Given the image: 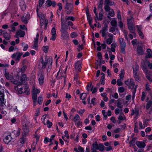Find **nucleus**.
<instances>
[{
    "label": "nucleus",
    "instance_id": "nucleus-1",
    "mask_svg": "<svg viewBox=\"0 0 152 152\" xmlns=\"http://www.w3.org/2000/svg\"><path fill=\"white\" fill-rule=\"evenodd\" d=\"M64 17L62 14H61V25L60 31L61 32V38L64 42H66V19Z\"/></svg>",
    "mask_w": 152,
    "mask_h": 152
},
{
    "label": "nucleus",
    "instance_id": "nucleus-2",
    "mask_svg": "<svg viewBox=\"0 0 152 152\" xmlns=\"http://www.w3.org/2000/svg\"><path fill=\"white\" fill-rule=\"evenodd\" d=\"M5 106L4 89L0 86V106L3 108L5 107Z\"/></svg>",
    "mask_w": 152,
    "mask_h": 152
},
{
    "label": "nucleus",
    "instance_id": "nucleus-3",
    "mask_svg": "<svg viewBox=\"0 0 152 152\" xmlns=\"http://www.w3.org/2000/svg\"><path fill=\"white\" fill-rule=\"evenodd\" d=\"M128 29L130 33L132 34L134 36L136 35L134 31L135 28L131 19H129L127 20Z\"/></svg>",
    "mask_w": 152,
    "mask_h": 152
},
{
    "label": "nucleus",
    "instance_id": "nucleus-4",
    "mask_svg": "<svg viewBox=\"0 0 152 152\" xmlns=\"http://www.w3.org/2000/svg\"><path fill=\"white\" fill-rule=\"evenodd\" d=\"M69 0H67V15L74 14L73 3L72 1L69 2Z\"/></svg>",
    "mask_w": 152,
    "mask_h": 152
},
{
    "label": "nucleus",
    "instance_id": "nucleus-5",
    "mask_svg": "<svg viewBox=\"0 0 152 152\" xmlns=\"http://www.w3.org/2000/svg\"><path fill=\"white\" fill-rule=\"evenodd\" d=\"M114 4V2L110 0H104V9L106 11H108L110 10V6L113 5Z\"/></svg>",
    "mask_w": 152,
    "mask_h": 152
},
{
    "label": "nucleus",
    "instance_id": "nucleus-6",
    "mask_svg": "<svg viewBox=\"0 0 152 152\" xmlns=\"http://www.w3.org/2000/svg\"><path fill=\"white\" fill-rule=\"evenodd\" d=\"M23 55L22 53H20L19 52H17L16 53H14L11 56V57L15 59V60L18 62L20 59V58Z\"/></svg>",
    "mask_w": 152,
    "mask_h": 152
},
{
    "label": "nucleus",
    "instance_id": "nucleus-7",
    "mask_svg": "<svg viewBox=\"0 0 152 152\" xmlns=\"http://www.w3.org/2000/svg\"><path fill=\"white\" fill-rule=\"evenodd\" d=\"M108 26L106 24H105L104 27L102 28V29L100 31V33H101L102 36V37H105L108 32V31L107 29Z\"/></svg>",
    "mask_w": 152,
    "mask_h": 152
},
{
    "label": "nucleus",
    "instance_id": "nucleus-8",
    "mask_svg": "<svg viewBox=\"0 0 152 152\" xmlns=\"http://www.w3.org/2000/svg\"><path fill=\"white\" fill-rule=\"evenodd\" d=\"M145 50L143 48L142 45H138L137 48V52L138 55L144 54Z\"/></svg>",
    "mask_w": 152,
    "mask_h": 152
},
{
    "label": "nucleus",
    "instance_id": "nucleus-9",
    "mask_svg": "<svg viewBox=\"0 0 152 152\" xmlns=\"http://www.w3.org/2000/svg\"><path fill=\"white\" fill-rule=\"evenodd\" d=\"M4 75L6 79L7 80H10L11 81H14V79L13 77V74L11 72H9L5 71Z\"/></svg>",
    "mask_w": 152,
    "mask_h": 152
},
{
    "label": "nucleus",
    "instance_id": "nucleus-10",
    "mask_svg": "<svg viewBox=\"0 0 152 152\" xmlns=\"http://www.w3.org/2000/svg\"><path fill=\"white\" fill-rule=\"evenodd\" d=\"M29 16L30 14H29L24 13L21 18L22 21L25 24H27L29 19Z\"/></svg>",
    "mask_w": 152,
    "mask_h": 152
},
{
    "label": "nucleus",
    "instance_id": "nucleus-11",
    "mask_svg": "<svg viewBox=\"0 0 152 152\" xmlns=\"http://www.w3.org/2000/svg\"><path fill=\"white\" fill-rule=\"evenodd\" d=\"M25 89H26V90H23V88L20 87V85H18L17 86L15 87V89L17 91L18 93L20 94L24 93L26 92V91H28V89L27 86L25 87Z\"/></svg>",
    "mask_w": 152,
    "mask_h": 152
},
{
    "label": "nucleus",
    "instance_id": "nucleus-12",
    "mask_svg": "<svg viewBox=\"0 0 152 152\" xmlns=\"http://www.w3.org/2000/svg\"><path fill=\"white\" fill-rule=\"evenodd\" d=\"M39 34L37 33L36 34V37L34 38V45L32 48L37 50L38 47V40L39 39Z\"/></svg>",
    "mask_w": 152,
    "mask_h": 152
},
{
    "label": "nucleus",
    "instance_id": "nucleus-13",
    "mask_svg": "<svg viewBox=\"0 0 152 152\" xmlns=\"http://www.w3.org/2000/svg\"><path fill=\"white\" fill-rule=\"evenodd\" d=\"M44 76L42 74H39L38 77V80L39 83L40 85H42L44 83Z\"/></svg>",
    "mask_w": 152,
    "mask_h": 152
},
{
    "label": "nucleus",
    "instance_id": "nucleus-14",
    "mask_svg": "<svg viewBox=\"0 0 152 152\" xmlns=\"http://www.w3.org/2000/svg\"><path fill=\"white\" fill-rule=\"evenodd\" d=\"M48 62V60H45V61H44V60L42 57L41 58L39 61V63L41 64L42 67L43 69L46 68Z\"/></svg>",
    "mask_w": 152,
    "mask_h": 152
},
{
    "label": "nucleus",
    "instance_id": "nucleus-15",
    "mask_svg": "<svg viewBox=\"0 0 152 152\" xmlns=\"http://www.w3.org/2000/svg\"><path fill=\"white\" fill-rule=\"evenodd\" d=\"M136 144L137 146L140 148H144L146 146L145 143L142 141H137L136 142Z\"/></svg>",
    "mask_w": 152,
    "mask_h": 152
},
{
    "label": "nucleus",
    "instance_id": "nucleus-16",
    "mask_svg": "<svg viewBox=\"0 0 152 152\" xmlns=\"http://www.w3.org/2000/svg\"><path fill=\"white\" fill-rule=\"evenodd\" d=\"M147 79L151 82L152 81V72L149 71V72L145 73Z\"/></svg>",
    "mask_w": 152,
    "mask_h": 152
},
{
    "label": "nucleus",
    "instance_id": "nucleus-17",
    "mask_svg": "<svg viewBox=\"0 0 152 152\" xmlns=\"http://www.w3.org/2000/svg\"><path fill=\"white\" fill-rule=\"evenodd\" d=\"M25 34V33L24 31L19 30L16 32V37L18 38L19 36L21 37H23L24 36Z\"/></svg>",
    "mask_w": 152,
    "mask_h": 152
},
{
    "label": "nucleus",
    "instance_id": "nucleus-18",
    "mask_svg": "<svg viewBox=\"0 0 152 152\" xmlns=\"http://www.w3.org/2000/svg\"><path fill=\"white\" fill-rule=\"evenodd\" d=\"M20 129L18 128L16 130H14L12 133L11 135H14L15 137H16L19 136L20 134Z\"/></svg>",
    "mask_w": 152,
    "mask_h": 152
},
{
    "label": "nucleus",
    "instance_id": "nucleus-19",
    "mask_svg": "<svg viewBox=\"0 0 152 152\" xmlns=\"http://www.w3.org/2000/svg\"><path fill=\"white\" fill-rule=\"evenodd\" d=\"M81 63L80 61H78L75 64V66L76 69H78L79 72L81 71L82 66Z\"/></svg>",
    "mask_w": 152,
    "mask_h": 152
},
{
    "label": "nucleus",
    "instance_id": "nucleus-20",
    "mask_svg": "<svg viewBox=\"0 0 152 152\" xmlns=\"http://www.w3.org/2000/svg\"><path fill=\"white\" fill-rule=\"evenodd\" d=\"M46 2L47 3V6L48 7H50L52 6L53 7H55L56 5V3L55 1H47Z\"/></svg>",
    "mask_w": 152,
    "mask_h": 152
},
{
    "label": "nucleus",
    "instance_id": "nucleus-21",
    "mask_svg": "<svg viewBox=\"0 0 152 152\" xmlns=\"http://www.w3.org/2000/svg\"><path fill=\"white\" fill-rule=\"evenodd\" d=\"M139 71L133 72L134 77L136 81H139L140 80L139 77Z\"/></svg>",
    "mask_w": 152,
    "mask_h": 152
},
{
    "label": "nucleus",
    "instance_id": "nucleus-22",
    "mask_svg": "<svg viewBox=\"0 0 152 152\" xmlns=\"http://www.w3.org/2000/svg\"><path fill=\"white\" fill-rule=\"evenodd\" d=\"M11 137L10 135L6 136L4 139V142L7 144H8L11 140Z\"/></svg>",
    "mask_w": 152,
    "mask_h": 152
},
{
    "label": "nucleus",
    "instance_id": "nucleus-23",
    "mask_svg": "<svg viewBox=\"0 0 152 152\" xmlns=\"http://www.w3.org/2000/svg\"><path fill=\"white\" fill-rule=\"evenodd\" d=\"M119 42L120 47H126V44L124 40L122 38H120L119 39Z\"/></svg>",
    "mask_w": 152,
    "mask_h": 152
},
{
    "label": "nucleus",
    "instance_id": "nucleus-24",
    "mask_svg": "<svg viewBox=\"0 0 152 152\" xmlns=\"http://www.w3.org/2000/svg\"><path fill=\"white\" fill-rule=\"evenodd\" d=\"M87 18L89 24H91V22H92V18L91 17V15L88 12V11H87L86 12Z\"/></svg>",
    "mask_w": 152,
    "mask_h": 152
},
{
    "label": "nucleus",
    "instance_id": "nucleus-25",
    "mask_svg": "<svg viewBox=\"0 0 152 152\" xmlns=\"http://www.w3.org/2000/svg\"><path fill=\"white\" fill-rule=\"evenodd\" d=\"M147 54L145 57L147 58H151L152 57V51L150 49H148L147 50Z\"/></svg>",
    "mask_w": 152,
    "mask_h": 152
},
{
    "label": "nucleus",
    "instance_id": "nucleus-26",
    "mask_svg": "<svg viewBox=\"0 0 152 152\" xmlns=\"http://www.w3.org/2000/svg\"><path fill=\"white\" fill-rule=\"evenodd\" d=\"M32 99L34 103V105H35L37 102V95L35 93L32 92Z\"/></svg>",
    "mask_w": 152,
    "mask_h": 152
},
{
    "label": "nucleus",
    "instance_id": "nucleus-27",
    "mask_svg": "<svg viewBox=\"0 0 152 152\" xmlns=\"http://www.w3.org/2000/svg\"><path fill=\"white\" fill-rule=\"evenodd\" d=\"M20 6L21 7L22 10L24 11L26 9V7L25 2L23 1H21L20 3Z\"/></svg>",
    "mask_w": 152,
    "mask_h": 152
},
{
    "label": "nucleus",
    "instance_id": "nucleus-28",
    "mask_svg": "<svg viewBox=\"0 0 152 152\" xmlns=\"http://www.w3.org/2000/svg\"><path fill=\"white\" fill-rule=\"evenodd\" d=\"M117 107L119 108L120 109H122L123 105L122 104V103L121 100L119 99H118L117 100Z\"/></svg>",
    "mask_w": 152,
    "mask_h": 152
},
{
    "label": "nucleus",
    "instance_id": "nucleus-29",
    "mask_svg": "<svg viewBox=\"0 0 152 152\" xmlns=\"http://www.w3.org/2000/svg\"><path fill=\"white\" fill-rule=\"evenodd\" d=\"M45 0H39V5L37 6L36 11L37 13L38 12L39 10V7H41L42 4L44 3Z\"/></svg>",
    "mask_w": 152,
    "mask_h": 152
},
{
    "label": "nucleus",
    "instance_id": "nucleus-30",
    "mask_svg": "<svg viewBox=\"0 0 152 152\" xmlns=\"http://www.w3.org/2000/svg\"><path fill=\"white\" fill-rule=\"evenodd\" d=\"M3 36L6 40H9L10 39V35L7 32L5 31L3 33Z\"/></svg>",
    "mask_w": 152,
    "mask_h": 152
},
{
    "label": "nucleus",
    "instance_id": "nucleus-31",
    "mask_svg": "<svg viewBox=\"0 0 152 152\" xmlns=\"http://www.w3.org/2000/svg\"><path fill=\"white\" fill-rule=\"evenodd\" d=\"M104 149V146L101 143L99 144V146L97 150L101 151H103Z\"/></svg>",
    "mask_w": 152,
    "mask_h": 152
},
{
    "label": "nucleus",
    "instance_id": "nucleus-32",
    "mask_svg": "<svg viewBox=\"0 0 152 152\" xmlns=\"http://www.w3.org/2000/svg\"><path fill=\"white\" fill-rule=\"evenodd\" d=\"M139 66L137 64H136L135 65H133L132 66L133 72H136L139 71Z\"/></svg>",
    "mask_w": 152,
    "mask_h": 152
},
{
    "label": "nucleus",
    "instance_id": "nucleus-33",
    "mask_svg": "<svg viewBox=\"0 0 152 152\" xmlns=\"http://www.w3.org/2000/svg\"><path fill=\"white\" fill-rule=\"evenodd\" d=\"M118 118L119 120L123 121L126 119V118L123 113H121L120 115L118 116Z\"/></svg>",
    "mask_w": 152,
    "mask_h": 152
},
{
    "label": "nucleus",
    "instance_id": "nucleus-34",
    "mask_svg": "<svg viewBox=\"0 0 152 152\" xmlns=\"http://www.w3.org/2000/svg\"><path fill=\"white\" fill-rule=\"evenodd\" d=\"M137 138L136 137L133 138L132 140L130 141L129 142V144H130V146H134L135 145V143Z\"/></svg>",
    "mask_w": 152,
    "mask_h": 152
},
{
    "label": "nucleus",
    "instance_id": "nucleus-35",
    "mask_svg": "<svg viewBox=\"0 0 152 152\" xmlns=\"http://www.w3.org/2000/svg\"><path fill=\"white\" fill-rule=\"evenodd\" d=\"M108 12L109 15L111 17H113L115 15V13L113 10V9H111L108 11H106Z\"/></svg>",
    "mask_w": 152,
    "mask_h": 152
},
{
    "label": "nucleus",
    "instance_id": "nucleus-36",
    "mask_svg": "<svg viewBox=\"0 0 152 152\" xmlns=\"http://www.w3.org/2000/svg\"><path fill=\"white\" fill-rule=\"evenodd\" d=\"M86 96L87 95L86 93H83L80 94V99L83 101L85 100Z\"/></svg>",
    "mask_w": 152,
    "mask_h": 152
},
{
    "label": "nucleus",
    "instance_id": "nucleus-37",
    "mask_svg": "<svg viewBox=\"0 0 152 152\" xmlns=\"http://www.w3.org/2000/svg\"><path fill=\"white\" fill-rule=\"evenodd\" d=\"M27 140L26 138L22 137L19 139L20 142L21 144H23Z\"/></svg>",
    "mask_w": 152,
    "mask_h": 152
},
{
    "label": "nucleus",
    "instance_id": "nucleus-38",
    "mask_svg": "<svg viewBox=\"0 0 152 152\" xmlns=\"http://www.w3.org/2000/svg\"><path fill=\"white\" fill-rule=\"evenodd\" d=\"M33 92L35 93L36 94H39L40 93L39 90L38 89H37L35 88L34 85H33Z\"/></svg>",
    "mask_w": 152,
    "mask_h": 152
},
{
    "label": "nucleus",
    "instance_id": "nucleus-39",
    "mask_svg": "<svg viewBox=\"0 0 152 152\" xmlns=\"http://www.w3.org/2000/svg\"><path fill=\"white\" fill-rule=\"evenodd\" d=\"M28 132L29 130L28 129H27L26 131H23V132L22 133V137H26V136L28 134Z\"/></svg>",
    "mask_w": 152,
    "mask_h": 152
},
{
    "label": "nucleus",
    "instance_id": "nucleus-40",
    "mask_svg": "<svg viewBox=\"0 0 152 152\" xmlns=\"http://www.w3.org/2000/svg\"><path fill=\"white\" fill-rule=\"evenodd\" d=\"M152 104V101L150 100L148 101L146 105V108L147 110H148L151 107Z\"/></svg>",
    "mask_w": 152,
    "mask_h": 152
},
{
    "label": "nucleus",
    "instance_id": "nucleus-41",
    "mask_svg": "<svg viewBox=\"0 0 152 152\" xmlns=\"http://www.w3.org/2000/svg\"><path fill=\"white\" fill-rule=\"evenodd\" d=\"M44 124L45 125H47V126L49 128H50L52 125L53 124L51 122H50L48 120L47 121V122L45 124L44 123Z\"/></svg>",
    "mask_w": 152,
    "mask_h": 152
},
{
    "label": "nucleus",
    "instance_id": "nucleus-42",
    "mask_svg": "<svg viewBox=\"0 0 152 152\" xmlns=\"http://www.w3.org/2000/svg\"><path fill=\"white\" fill-rule=\"evenodd\" d=\"M99 146V144H98L97 142L96 141L93 144L92 146L93 147V148L95 149H97V148H98V146Z\"/></svg>",
    "mask_w": 152,
    "mask_h": 152
},
{
    "label": "nucleus",
    "instance_id": "nucleus-43",
    "mask_svg": "<svg viewBox=\"0 0 152 152\" xmlns=\"http://www.w3.org/2000/svg\"><path fill=\"white\" fill-rule=\"evenodd\" d=\"M142 69L143 71L145 73L149 72V71H148L147 69V66L145 64L142 66Z\"/></svg>",
    "mask_w": 152,
    "mask_h": 152
},
{
    "label": "nucleus",
    "instance_id": "nucleus-44",
    "mask_svg": "<svg viewBox=\"0 0 152 152\" xmlns=\"http://www.w3.org/2000/svg\"><path fill=\"white\" fill-rule=\"evenodd\" d=\"M134 82L132 80L130 79V83L129 87L130 88H133L134 86Z\"/></svg>",
    "mask_w": 152,
    "mask_h": 152
},
{
    "label": "nucleus",
    "instance_id": "nucleus-45",
    "mask_svg": "<svg viewBox=\"0 0 152 152\" xmlns=\"http://www.w3.org/2000/svg\"><path fill=\"white\" fill-rule=\"evenodd\" d=\"M10 28H11V29H9L8 30V31L10 32H14L15 31V26H13L12 24H11L10 25Z\"/></svg>",
    "mask_w": 152,
    "mask_h": 152
},
{
    "label": "nucleus",
    "instance_id": "nucleus-46",
    "mask_svg": "<svg viewBox=\"0 0 152 152\" xmlns=\"http://www.w3.org/2000/svg\"><path fill=\"white\" fill-rule=\"evenodd\" d=\"M80 118L79 115L77 114H76L74 118V120L75 122L80 120Z\"/></svg>",
    "mask_w": 152,
    "mask_h": 152
},
{
    "label": "nucleus",
    "instance_id": "nucleus-47",
    "mask_svg": "<svg viewBox=\"0 0 152 152\" xmlns=\"http://www.w3.org/2000/svg\"><path fill=\"white\" fill-rule=\"evenodd\" d=\"M111 25L113 26H116L117 21L115 20H113L110 22Z\"/></svg>",
    "mask_w": 152,
    "mask_h": 152
},
{
    "label": "nucleus",
    "instance_id": "nucleus-48",
    "mask_svg": "<svg viewBox=\"0 0 152 152\" xmlns=\"http://www.w3.org/2000/svg\"><path fill=\"white\" fill-rule=\"evenodd\" d=\"M102 113L103 115L104 119L106 120L107 118V113L105 112V110H102Z\"/></svg>",
    "mask_w": 152,
    "mask_h": 152
},
{
    "label": "nucleus",
    "instance_id": "nucleus-49",
    "mask_svg": "<svg viewBox=\"0 0 152 152\" xmlns=\"http://www.w3.org/2000/svg\"><path fill=\"white\" fill-rule=\"evenodd\" d=\"M26 80H27L26 75L25 74H23L21 76V80L22 82H23V81Z\"/></svg>",
    "mask_w": 152,
    "mask_h": 152
},
{
    "label": "nucleus",
    "instance_id": "nucleus-50",
    "mask_svg": "<svg viewBox=\"0 0 152 152\" xmlns=\"http://www.w3.org/2000/svg\"><path fill=\"white\" fill-rule=\"evenodd\" d=\"M118 92L120 93H122L124 91V88L123 87H119L118 89Z\"/></svg>",
    "mask_w": 152,
    "mask_h": 152
},
{
    "label": "nucleus",
    "instance_id": "nucleus-51",
    "mask_svg": "<svg viewBox=\"0 0 152 152\" xmlns=\"http://www.w3.org/2000/svg\"><path fill=\"white\" fill-rule=\"evenodd\" d=\"M122 109H120V110L118 108H116L115 110V113L116 115H118L120 112H122Z\"/></svg>",
    "mask_w": 152,
    "mask_h": 152
},
{
    "label": "nucleus",
    "instance_id": "nucleus-52",
    "mask_svg": "<svg viewBox=\"0 0 152 152\" xmlns=\"http://www.w3.org/2000/svg\"><path fill=\"white\" fill-rule=\"evenodd\" d=\"M70 20L72 21H74L75 18L72 16H67V21Z\"/></svg>",
    "mask_w": 152,
    "mask_h": 152
},
{
    "label": "nucleus",
    "instance_id": "nucleus-53",
    "mask_svg": "<svg viewBox=\"0 0 152 152\" xmlns=\"http://www.w3.org/2000/svg\"><path fill=\"white\" fill-rule=\"evenodd\" d=\"M103 12L101 11V12H100L99 14V18H98V20L101 21L102 19V17L103 16Z\"/></svg>",
    "mask_w": 152,
    "mask_h": 152
},
{
    "label": "nucleus",
    "instance_id": "nucleus-54",
    "mask_svg": "<svg viewBox=\"0 0 152 152\" xmlns=\"http://www.w3.org/2000/svg\"><path fill=\"white\" fill-rule=\"evenodd\" d=\"M48 46H45L42 47L43 50L45 53H46L48 52Z\"/></svg>",
    "mask_w": 152,
    "mask_h": 152
},
{
    "label": "nucleus",
    "instance_id": "nucleus-55",
    "mask_svg": "<svg viewBox=\"0 0 152 152\" xmlns=\"http://www.w3.org/2000/svg\"><path fill=\"white\" fill-rule=\"evenodd\" d=\"M136 27L137 28V30L138 32H140V31H142L141 30L142 29V25H136Z\"/></svg>",
    "mask_w": 152,
    "mask_h": 152
},
{
    "label": "nucleus",
    "instance_id": "nucleus-56",
    "mask_svg": "<svg viewBox=\"0 0 152 152\" xmlns=\"http://www.w3.org/2000/svg\"><path fill=\"white\" fill-rule=\"evenodd\" d=\"M15 0H12L9 5V7H12L13 6L15 7Z\"/></svg>",
    "mask_w": 152,
    "mask_h": 152
},
{
    "label": "nucleus",
    "instance_id": "nucleus-57",
    "mask_svg": "<svg viewBox=\"0 0 152 152\" xmlns=\"http://www.w3.org/2000/svg\"><path fill=\"white\" fill-rule=\"evenodd\" d=\"M125 47H120L121 52L124 54H125L126 53V52L125 51Z\"/></svg>",
    "mask_w": 152,
    "mask_h": 152
},
{
    "label": "nucleus",
    "instance_id": "nucleus-58",
    "mask_svg": "<svg viewBox=\"0 0 152 152\" xmlns=\"http://www.w3.org/2000/svg\"><path fill=\"white\" fill-rule=\"evenodd\" d=\"M40 113V109L39 108L37 109L36 110V112L35 113V117H37L39 115Z\"/></svg>",
    "mask_w": 152,
    "mask_h": 152
},
{
    "label": "nucleus",
    "instance_id": "nucleus-59",
    "mask_svg": "<svg viewBox=\"0 0 152 152\" xmlns=\"http://www.w3.org/2000/svg\"><path fill=\"white\" fill-rule=\"evenodd\" d=\"M27 69V66H24L21 69V71L22 73H24Z\"/></svg>",
    "mask_w": 152,
    "mask_h": 152
},
{
    "label": "nucleus",
    "instance_id": "nucleus-60",
    "mask_svg": "<svg viewBox=\"0 0 152 152\" xmlns=\"http://www.w3.org/2000/svg\"><path fill=\"white\" fill-rule=\"evenodd\" d=\"M42 98L41 96H39L38 99V102L39 104H41L42 102Z\"/></svg>",
    "mask_w": 152,
    "mask_h": 152
},
{
    "label": "nucleus",
    "instance_id": "nucleus-61",
    "mask_svg": "<svg viewBox=\"0 0 152 152\" xmlns=\"http://www.w3.org/2000/svg\"><path fill=\"white\" fill-rule=\"evenodd\" d=\"M135 114L136 115V117H137L139 115V110L138 108L135 107Z\"/></svg>",
    "mask_w": 152,
    "mask_h": 152
},
{
    "label": "nucleus",
    "instance_id": "nucleus-62",
    "mask_svg": "<svg viewBox=\"0 0 152 152\" xmlns=\"http://www.w3.org/2000/svg\"><path fill=\"white\" fill-rule=\"evenodd\" d=\"M113 39L108 38L107 39L106 43L107 44L110 45L112 42Z\"/></svg>",
    "mask_w": 152,
    "mask_h": 152
},
{
    "label": "nucleus",
    "instance_id": "nucleus-63",
    "mask_svg": "<svg viewBox=\"0 0 152 152\" xmlns=\"http://www.w3.org/2000/svg\"><path fill=\"white\" fill-rule=\"evenodd\" d=\"M48 142H51L52 141L50 138L45 137L44 140V142L45 143H47Z\"/></svg>",
    "mask_w": 152,
    "mask_h": 152
},
{
    "label": "nucleus",
    "instance_id": "nucleus-64",
    "mask_svg": "<svg viewBox=\"0 0 152 152\" xmlns=\"http://www.w3.org/2000/svg\"><path fill=\"white\" fill-rule=\"evenodd\" d=\"M117 84L118 86H121L122 85V83L120 79H118L117 81Z\"/></svg>",
    "mask_w": 152,
    "mask_h": 152
}]
</instances>
